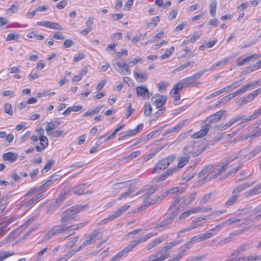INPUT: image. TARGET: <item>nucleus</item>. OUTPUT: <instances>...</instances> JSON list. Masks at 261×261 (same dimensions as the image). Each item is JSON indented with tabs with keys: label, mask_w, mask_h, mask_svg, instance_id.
I'll return each instance as SVG.
<instances>
[{
	"label": "nucleus",
	"mask_w": 261,
	"mask_h": 261,
	"mask_svg": "<svg viewBox=\"0 0 261 261\" xmlns=\"http://www.w3.org/2000/svg\"><path fill=\"white\" fill-rule=\"evenodd\" d=\"M241 221L240 219H230L228 220H227L225 221H223L220 223L216 225L214 228H211L210 231H212L214 235L217 234L220 230L221 228L226 225H230L232 223H237Z\"/></svg>",
	"instance_id": "12"
},
{
	"label": "nucleus",
	"mask_w": 261,
	"mask_h": 261,
	"mask_svg": "<svg viewBox=\"0 0 261 261\" xmlns=\"http://www.w3.org/2000/svg\"><path fill=\"white\" fill-rule=\"evenodd\" d=\"M167 251V250L165 248V246L160 247L158 249V251L156 253V254L153 255V257L159 256V255H169L170 256L169 254H166Z\"/></svg>",
	"instance_id": "60"
},
{
	"label": "nucleus",
	"mask_w": 261,
	"mask_h": 261,
	"mask_svg": "<svg viewBox=\"0 0 261 261\" xmlns=\"http://www.w3.org/2000/svg\"><path fill=\"white\" fill-rule=\"evenodd\" d=\"M169 195H166L165 194V192L163 194H162L161 196H158V197H156L155 199H150V200L149 201V202H148V204H144L143 205H142V206H141L140 207H139V210L140 211H143V210H145L147 207H148L149 205H151L154 203H155L156 202V201L159 199H160L161 200H162L163 199H164L166 196H168Z\"/></svg>",
	"instance_id": "32"
},
{
	"label": "nucleus",
	"mask_w": 261,
	"mask_h": 261,
	"mask_svg": "<svg viewBox=\"0 0 261 261\" xmlns=\"http://www.w3.org/2000/svg\"><path fill=\"white\" fill-rule=\"evenodd\" d=\"M99 233L100 231H98L97 230H94L91 234L87 236L85 240H86L88 243L91 244L97 240L96 238L98 237Z\"/></svg>",
	"instance_id": "38"
},
{
	"label": "nucleus",
	"mask_w": 261,
	"mask_h": 261,
	"mask_svg": "<svg viewBox=\"0 0 261 261\" xmlns=\"http://www.w3.org/2000/svg\"><path fill=\"white\" fill-rule=\"evenodd\" d=\"M75 254V251L72 249L69 252L65 254L63 257L59 258L58 260L59 261H66L69 258H71Z\"/></svg>",
	"instance_id": "55"
},
{
	"label": "nucleus",
	"mask_w": 261,
	"mask_h": 261,
	"mask_svg": "<svg viewBox=\"0 0 261 261\" xmlns=\"http://www.w3.org/2000/svg\"><path fill=\"white\" fill-rule=\"evenodd\" d=\"M18 154L13 152L5 153L2 156L3 160L8 161L11 163L15 162L18 159Z\"/></svg>",
	"instance_id": "24"
},
{
	"label": "nucleus",
	"mask_w": 261,
	"mask_h": 261,
	"mask_svg": "<svg viewBox=\"0 0 261 261\" xmlns=\"http://www.w3.org/2000/svg\"><path fill=\"white\" fill-rule=\"evenodd\" d=\"M142 59L140 57H138L132 60H129L128 62L127 65L128 67L130 68V67L136 65L138 63H142Z\"/></svg>",
	"instance_id": "59"
},
{
	"label": "nucleus",
	"mask_w": 261,
	"mask_h": 261,
	"mask_svg": "<svg viewBox=\"0 0 261 261\" xmlns=\"http://www.w3.org/2000/svg\"><path fill=\"white\" fill-rule=\"evenodd\" d=\"M181 201L180 198L176 197L175 199L172 202L168 208V211H171V213L176 212L177 215L179 206L181 205L180 202Z\"/></svg>",
	"instance_id": "26"
},
{
	"label": "nucleus",
	"mask_w": 261,
	"mask_h": 261,
	"mask_svg": "<svg viewBox=\"0 0 261 261\" xmlns=\"http://www.w3.org/2000/svg\"><path fill=\"white\" fill-rule=\"evenodd\" d=\"M113 66L114 69L121 74L129 75L131 73L130 69L126 63L113 61Z\"/></svg>",
	"instance_id": "10"
},
{
	"label": "nucleus",
	"mask_w": 261,
	"mask_h": 261,
	"mask_svg": "<svg viewBox=\"0 0 261 261\" xmlns=\"http://www.w3.org/2000/svg\"><path fill=\"white\" fill-rule=\"evenodd\" d=\"M134 76L136 81L139 83H143L148 79V74L146 71L140 72L138 70L134 71Z\"/></svg>",
	"instance_id": "17"
},
{
	"label": "nucleus",
	"mask_w": 261,
	"mask_h": 261,
	"mask_svg": "<svg viewBox=\"0 0 261 261\" xmlns=\"http://www.w3.org/2000/svg\"><path fill=\"white\" fill-rule=\"evenodd\" d=\"M233 58L234 57L233 56H230L217 62V63L218 64H219V66L225 65L227 64L229 61L232 60L233 59Z\"/></svg>",
	"instance_id": "64"
},
{
	"label": "nucleus",
	"mask_w": 261,
	"mask_h": 261,
	"mask_svg": "<svg viewBox=\"0 0 261 261\" xmlns=\"http://www.w3.org/2000/svg\"><path fill=\"white\" fill-rule=\"evenodd\" d=\"M190 158V156L185 155L184 156L179 158L177 167L178 168H181L185 166L186 164L188 163Z\"/></svg>",
	"instance_id": "40"
},
{
	"label": "nucleus",
	"mask_w": 261,
	"mask_h": 261,
	"mask_svg": "<svg viewBox=\"0 0 261 261\" xmlns=\"http://www.w3.org/2000/svg\"><path fill=\"white\" fill-rule=\"evenodd\" d=\"M201 238L200 234L197 235L191 238L190 241H189L186 245L187 246H190V248L195 243L201 242Z\"/></svg>",
	"instance_id": "52"
},
{
	"label": "nucleus",
	"mask_w": 261,
	"mask_h": 261,
	"mask_svg": "<svg viewBox=\"0 0 261 261\" xmlns=\"http://www.w3.org/2000/svg\"><path fill=\"white\" fill-rule=\"evenodd\" d=\"M156 189L154 188H150L148 190L145 189H142L139 192H138L136 194L135 196H137L139 195L140 194L144 193V194L143 195V201L145 203L144 204H148V202L149 201H148V199L150 197L151 195L153 194Z\"/></svg>",
	"instance_id": "15"
},
{
	"label": "nucleus",
	"mask_w": 261,
	"mask_h": 261,
	"mask_svg": "<svg viewBox=\"0 0 261 261\" xmlns=\"http://www.w3.org/2000/svg\"><path fill=\"white\" fill-rule=\"evenodd\" d=\"M19 8V5L16 3L12 5L6 10V14L8 16H11L13 14L16 13Z\"/></svg>",
	"instance_id": "36"
},
{
	"label": "nucleus",
	"mask_w": 261,
	"mask_h": 261,
	"mask_svg": "<svg viewBox=\"0 0 261 261\" xmlns=\"http://www.w3.org/2000/svg\"><path fill=\"white\" fill-rule=\"evenodd\" d=\"M261 192V182L259 183L249 191L245 192L244 195L246 197H248L250 196L255 195Z\"/></svg>",
	"instance_id": "29"
},
{
	"label": "nucleus",
	"mask_w": 261,
	"mask_h": 261,
	"mask_svg": "<svg viewBox=\"0 0 261 261\" xmlns=\"http://www.w3.org/2000/svg\"><path fill=\"white\" fill-rule=\"evenodd\" d=\"M190 249V246H187L186 245L184 246V248L179 251L176 255L173 257V259L174 261H178L184 255L186 252Z\"/></svg>",
	"instance_id": "41"
},
{
	"label": "nucleus",
	"mask_w": 261,
	"mask_h": 261,
	"mask_svg": "<svg viewBox=\"0 0 261 261\" xmlns=\"http://www.w3.org/2000/svg\"><path fill=\"white\" fill-rule=\"evenodd\" d=\"M253 99L252 98V96L250 95V94H249L246 95L245 96H244L240 98L238 100L237 103L239 105H243L251 102V101L253 100Z\"/></svg>",
	"instance_id": "43"
},
{
	"label": "nucleus",
	"mask_w": 261,
	"mask_h": 261,
	"mask_svg": "<svg viewBox=\"0 0 261 261\" xmlns=\"http://www.w3.org/2000/svg\"><path fill=\"white\" fill-rule=\"evenodd\" d=\"M197 142L193 141L188 143L183 149V152L185 155L190 156L192 155L193 156H196L200 154L203 150L199 149L197 147L195 146Z\"/></svg>",
	"instance_id": "8"
},
{
	"label": "nucleus",
	"mask_w": 261,
	"mask_h": 261,
	"mask_svg": "<svg viewBox=\"0 0 261 261\" xmlns=\"http://www.w3.org/2000/svg\"><path fill=\"white\" fill-rule=\"evenodd\" d=\"M251 248L250 244L246 243L239 246L236 250L233 251V252L237 255H239L242 253L245 252L247 250Z\"/></svg>",
	"instance_id": "37"
},
{
	"label": "nucleus",
	"mask_w": 261,
	"mask_h": 261,
	"mask_svg": "<svg viewBox=\"0 0 261 261\" xmlns=\"http://www.w3.org/2000/svg\"><path fill=\"white\" fill-rule=\"evenodd\" d=\"M176 86V84L174 85L170 92V95L173 98V102L175 105H177L179 103L180 99V91L182 90L177 89L178 87Z\"/></svg>",
	"instance_id": "19"
},
{
	"label": "nucleus",
	"mask_w": 261,
	"mask_h": 261,
	"mask_svg": "<svg viewBox=\"0 0 261 261\" xmlns=\"http://www.w3.org/2000/svg\"><path fill=\"white\" fill-rule=\"evenodd\" d=\"M19 38V35L16 33L8 34L6 38V41H17Z\"/></svg>",
	"instance_id": "48"
},
{
	"label": "nucleus",
	"mask_w": 261,
	"mask_h": 261,
	"mask_svg": "<svg viewBox=\"0 0 261 261\" xmlns=\"http://www.w3.org/2000/svg\"><path fill=\"white\" fill-rule=\"evenodd\" d=\"M226 112L225 111H220L214 115L210 116L205 121L202 123L201 125V128L200 130H208L210 129H212L214 126H215V123L221 118L225 115Z\"/></svg>",
	"instance_id": "3"
},
{
	"label": "nucleus",
	"mask_w": 261,
	"mask_h": 261,
	"mask_svg": "<svg viewBox=\"0 0 261 261\" xmlns=\"http://www.w3.org/2000/svg\"><path fill=\"white\" fill-rule=\"evenodd\" d=\"M261 114V106L256 110L252 115L245 118L246 121H250L257 118Z\"/></svg>",
	"instance_id": "47"
},
{
	"label": "nucleus",
	"mask_w": 261,
	"mask_h": 261,
	"mask_svg": "<svg viewBox=\"0 0 261 261\" xmlns=\"http://www.w3.org/2000/svg\"><path fill=\"white\" fill-rule=\"evenodd\" d=\"M206 217H197L194 219L189 226L190 229L193 230L199 227L203 226V224L206 222Z\"/></svg>",
	"instance_id": "16"
},
{
	"label": "nucleus",
	"mask_w": 261,
	"mask_h": 261,
	"mask_svg": "<svg viewBox=\"0 0 261 261\" xmlns=\"http://www.w3.org/2000/svg\"><path fill=\"white\" fill-rule=\"evenodd\" d=\"M103 106H98L96 107L95 108H94L93 110L90 111H87L85 112L83 115V117H87L88 116L94 115L97 114L99 112V111L101 110V109L103 108Z\"/></svg>",
	"instance_id": "45"
},
{
	"label": "nucleus",
	"mask_w": 261,
	"mask_h": 261,
	"mask_svg": "<svg viewBox=\"0 0 261 261\" xmlns=\"http://www.w3.org/2000/svg\"><path fill=\"white\" fill-rule=\"evenodd\" d=\"M174 49L175 48L173 46L171 47L169 49H167L165 53L161 56V58L162 59H165L169 58L174 51Z\"/></svg>",
	"instance_id": "51"
},
{
	"label": "nucleus",
	"mask_w": 261,
	"mask_h": 261,
	"mask_svg": "<svg viewBox=\"0 0 261 261\" xmlns=\"http://www.w3.org/2000/svg\"><path fill=\"white\" fill-rule=\"evenodd\" d=\"M174 159V155H170L166 158L160 160L155 166L153 173H158L161 170L166 169L173 162Z\"/></svg>",
	"instance_id": "7"
},
{
	"label": "nucleus",
	"mask_w": 261,
	"mask_h": 261,
	"mask_svg": "<svg viewBox=\"0 0 261 261\" xmlns=\"http://www.w3.org/2000/svg\"><path fill=\"white\" fill-rule=\"evenodd\" d=\"M79 239V236L72 238L71 240L66 244V247L69 248H72L77 243Z\"/></svg>",
	"instance_id": "56"
},
{
	"label": "nucleus",
	"mask_w": 261,
	"mask_h": 261,
	"mask_svg": "<svg viewBox=\"0 0 261 261\" xmlns=\"http://www.w3.org/2000/svg\"><path fill=\"white\" fill-rule=\"evenodd\" d=\"M14 254V252H10L6 251L0 252V261H3L5 258L11 256H12Z\"/></svg>",
	"instance_id": "57"
},
{
	"label": "nucleus",
	"mask_w": 261,
	"mask_h": 261,
	"mask_svg": "<svg viewBox=\"0 0 261 261\" xmlns=\"http://www.w3.org/2000/svg\"><path fill=\"white\" fill-rule=\"evenodd\" d=\"M118 132H113V133L110 135L109 137L106 138L105 136H102L100 137L97 141L96 144H100L102 143V142H104L106 141L107 140H108L110 139L111 138H112L114 137V136L116 134V133Z\"/></svg>",
	"instance_id": "50"
},
{
	"label": "nucleus",
	"mask_w": 261,
	"mask_h": 261,
	"mask_svg": "<svg viewBox=\"0 0 261 261\" xmlns=\"http://www.w3.org/2000/svg\"><path fill=\"white\" fill-rule=\"evenodd\" d=\"M138 96L142 99L149 98V92L146 86L138 87L136 89Z\"/></svg>",
	"instance_id": "23"
},
{
	"label": "nucleus",
	"mask_w": 261,
	"mask_h": 261,
	"mask_svg": "<svg viewBox=\"0 0 261 261\" xmlns=\"http://www.w3.org/2000/svg\"><path fill=\"white\" fill-rule=\"evenodd\" d=\"M146 36V34H145L144 35L142 34H138L133 38L132 42L136 44L140 40L143 39V38Z\"/></svg>",
	"instance_id": "63"
},
{
	"label": "nucleus",
	"mask_w": 261,
	"mask_h": 261,
	"mask_svg": "<svg viewBox=\"0 0 261 261\" xmlns=\"http://www.w3.org/2000/svg\"><path fill=\"white\" fill-rule=\"evenodd\" d=\"M239 194H233L225 202V205L226 207H228L229 206L234 204L238 200Z\"/></svg>",
	"instance_id": "42"
},
{
	"label": "nucleus",
	"mask_w": 261,
	"mask_h": 261,
	"mask_svg": "<svg viewBox=\"0 0 261 261\" xmlns=\"http://www.w3.org/2000/svg\"><path fill=\"white\" fill-rule=\"evenodd\" d=\"M213 236H214V233L212 231H210V232H206L205 233L200 234L201 241H203L206 240L208 239L211 238Z\"/></svg>",
	"instance_id": "62"
},
{
	"label": "nucleus",
	"mask_w": 261,
	"mask_h": 261,
	"mask_svg": "<svg viewBox=\"0 0 261 261\" xmlns=\"http://www.w3.org/2000/svg\"><path fill=\"white\" fill-rule=\"evenodd\" d=\"M129 205H125L119 208H118L115 213L111 214V218H114V219L119 217L124 212H125L127 209L130 207Z\"/></svg>",
	"instance_id": "33"
},
{
	"label": "nucleus",
	"mask_w": 261,
	"mask_h": 261,
	"mask_svg": "<svg viewBox=\"0 0 261 261\" xmlns=\"http://www.w3.org/2000/svg\"><path fill=\"white\" fill-rule=\"evenodd\" d=\"M169 195H166L165 194V192L163 194H162L161 196H158V197H156L155 199H150V200L149 201V202H148V204H144L143 205H142V206H141L140 207H139V210L140 211H143V210H145L147 207H148L149 205H151L154 203H155L156 202V201L159 199H160L161 200H162L163 199H164L166 196H168Z\"/></svg>",
	"instance_id": "31"
},
{
	"label": "nucleus",
	"mask_w": 261,
	"mask_h": 261,
	"mask_svg": "<svg viewBox=\"0 0 261 261\" xmlns=\"http://www.w3.org/2000/svg\"><path fill=\"white\" fill-rule=\"evenodd\" d=\"M237 158V156H230L225 162L221 163L217 166L216 170L218 171V173L214 175L213 177L216 178L219 175L225 172L227 168V165Z\"/></svg>",
	"instance_id": "11"
},
{
	"label": "nucleus",
	"mask_w": 261,
	"mask_h": 261,
	"mask_svg": "<svg viewBox=\"0 0 261 261\" xmlns=\"http://www.w3.org/2000/svg\"><path fill=\"white\" fill-rule=\"evenodd\" d=\"M260 57V56L259 55L254 54L253 55L246 57L241 60H239L238 59L237 65L238 66H241L245 65L248 62H250V61H251L253 60H257Z\"/></svg>",
	"instance_id": "25"
},
{
	"label": "nucleus",
	"mask_w": 261,
	"mask_h": 261,
	"mask_svg": "<svg viewBox=\"0 0 261 261\" xmlns=\"http://www.w3.org/2000/svg\"><path fill=\"white\" fill-rule=\"evenodd\" d=\"M86 184H80L72 189V192L78 195L89 194L92 193V191L86 190L85 187Z\"/></svg>",
	"instance_id": "22"
},
{
	"label": "nucleus",
	"mask_w": 261,
	"mask_h": 261,
	"mask_svg": "<svg viewBox=\"0 0 261 261\" xmlns=\"http://www.w3.org/2000/svg\"><path fill=\"white\" fill-rule=\"evenodd\" d=\"M88 206L87 204L75 205L63 211L60 215V221L64 223L73 219L76 214L83 210L85 207H87Z\"/></svg>",
	"instance_id": "2"
},
{
	"label": "nucleus",
	"mask_w": 261,
	"mask_h": 261,
	"mask_svg": "<svg viewBox=\"0 0 261 261\" xmlns=\"http://www.w3.org/2000/svg\"><path fill=\"white\" fill-rule=\"evenodd\" d=\"M240 95L238 90H236L234 92L231 94H229L227 96H225L221 99L222 102L226 103L230 101L231 99L234 98L235 96Z\"/></svg>",
	"instance_id": "49"
},
{
	"label": "nucleus",
	"mask_w": 261,
	"mask_h": 261,
	"mask_svg": "<svg viewBox=\"0 0 261 261\" xmlns=\"http://www.w3.org/2000/svg\"><path fill=\"white\" fill-rule=\"evenodd\" d=\"M208 132H196L191 135V137L194 139L202 138L206 136Z\"/></svg>",
	"instance_id": "54"
},
{
	"label": "nucleus",
	"mask_w": 261,
	"mask_h": 261,
	"mask_svg": "<svg viewBox=\"0 0 261 261\" xmlns=\"http://www.w3.org/2000/svg\"><path fill=\"white\" fill-rule=\"evenodd\" d=\"M37 25L44 27L49 29L55 30H63V27L59 23L56 22H51L49 21H40L37 22Z\"/></svg>",
	"instance_id": "13"
},
{
	"label": "nucleus",
	"mask_w": 261,
	"mask_h": 261,
	"mask_svg": "<svg viewBox=\"0 0 261 261\" xmlns=\"http://www.w3.org/2000/svg\"><path fill=\"white\" fill-rule=\"evenodd\" d=\"M176 217V212L171 213L168 216L163 219L155 226L154 229L157 231H161L167 229L173 222Z\"/></svg>",
	"instance_id": "6"
},
{
	"label": "nucleus",
	"mask_w": 261,
	"mask_h": 261,
	"mask_svg": "<svg viewBox=\"0 0 261 261\" xmlns=\"http://www.w3.org/2000/svg\"><path fill=\"white\" fill-rule=\"evenodd\" d=\"M242 83V80L239 81H236L232 83L231 84L224 87L222 89L224 90V91H228L230 90H233L237 87H239Z\"/></svg>",
	"instance_id": "44"
},
{
	"label": "nucleus",
	"mask_w": 261,
	"mask_h": 261,
	"mask_svg": "<svg viewBox=\"0 0 261 261\" xmlns=\"http://www.w3.org/2000/svg\"><path fill=\"white\" fill-rule=\"evenodd\" d=\"M141 153V151L140 150H138L136 151H134L130 154H129L127 156H125V158H123V160H132L134 158H136L137 156H139Z\"/></svg>",
	"instance_id": "61"
},
{
	"label": "nucleus",
	"mask_w": 261,
	"mask_h": 261,
	"mask_svg": "<svg viewBox=\"0 0 261 261\" xmlns=\"http://www.w3.org/2000/svg\"><path fill=\"white\" fill-rule=\"evenodd\" d=\"M253 185V182H245L244 183L238 187H236L232 191V194H239V193L243 190H245L246 188L252 186Z\"/></svg>",
	"instance_id": "34"
},
{
	"label": "nucleus",
	"mask_w": 261,
	"mask_h": 261,
	"mask_svg": "<svg viewBox=\"0 0 261 261\" xmlns=\"http://www.w3.org/2000/svg\"><path fill=\"white\" fill-rule=\"evenodd\" d=\"M128 182L129 181H125L114 184L112 185V188L114 190H118L124 188L127 186Z\"/></svg>",
	"instance_id": "46"
},
{
	"label": "nucleus",
	"mask_w": 261,
	"mask_h": 261,
	"mask_svg": "<svg viewBox=\"0 0 261 261\" xmlns=\"http://www.w3.org/2000/svg\"><path fill=\"white\" fill-rule=\"evenodd\" d=\"M160 21V19L159 16L152 17L150 22H147L145 24V28L148 29L150 27L154 28L157 25Z\"/></svg>",
	"instance_id": "39"
},
{
	"label": "nucleus",
	"mask_w": 261,
	"mask_h": 261,
	"mask_svg": "<svg viewBox=\"0 0 261 261\" xmlns=\"http://www.w3.org/2000/svg\"><path fill=\"white\" fill-rule=\"evenodd\" d=\"M165 240V238L163 237L156 238L150 243L148 244L146 248L147 250H149L154 248L156 246L159 245Z\"/></svg>",
	"instance_id": "35"
},
{
	"label": "nucleus",
	"mask_w": 261,
	"mask_h": 261,
	"mask_svg": "<svg viewBox=\"0 0 261 261\" xmlns=\"http://www.w3.org/2000/svg\"><path fill=\"white\" fill-rule=\"evenodd\" d=\"M64 122L60 119L53 120L49 122H46V130H53L59 128L60 125L63 126Z\"/></svg>",
	"instance_id": "18"
},
{
	"label": "nucleus",
	"mask_w": 261,
	"mask_h": 261,
	"mask_svg": "<svg viewBox=\"0 0 261 261\" xmlns=\"http://www.w3.org/2000/svg\"><path fill=\"white\" fill-rule=\"evenodd\" d=\"M66 231H69V227L66 224L58 225L54 226L44 235L42 241L45 242L52 237L58 234L63 233Z\"/></svg>",
	"instance_id": "5"
},
{
	"label": "nucleus",
	"mask_w": 261,
	"mask_h": 261,
	"mask_svg": "<svg viewBox=\"0 0 261 261\" xmlns=\"http://www.w3.org/2000/svg\"><path fill=\"white\" fill-rule=\"evenodd\" d=\"M261 85V79L254 80L247 83L241 88L238 89V91L240 95L246 93L247 91L253 90L258 86Z\"/></svg>",
	"instance_id": "9"
},
{
	"label": "nucleus",
	"mask_w": 261,
	"mask_h": 261,
	"mask_svg": "<svg viewBox=\"0 0 261 261\" xmlns=\"http://www.w3.org/2000/svg\"><path fill=\"white\" fill-rule=\"evenodd\" d=\"M245 116H238L235 118H231L228 122L225 123L224 125L222 126L221 130L223 129L225 130L228 129L230 126L233 125L237 122L241 120H245Z\"/></svg>",
	"instance_id": "27"
},
{
	"label": "nucleus",
	"mask_w": 261,
	"mask_h": 261,
	"mask_svg": "<svg viewBox=\"0 0 261 261\" xmlns=\"http://www.w3.org/2000/svg\"><path fill=\"white\" fill-rule=\"evenodd\" d=\"M153 105L155 106L156 108H162L167 100V97L164 95H155L153 97Z\"/></svg>",
	"instance_id": "20"
},
{
	"label": "nucleus",
	"mask_w": 261,
	"mask_h": 261,
	"mask_svg": "<svg viewBox=\"0 0 261 261\" xmlns=\"http://www.w3.org/2000/svg\"><path fill=\"white\" fill-rule=\"evenodd\" d=\"M196 193H193L187 198H185V197H181L180 199L181 201H182L181 203L182 206L191 204L196 199Z\"/></svg>",
	"instance_id": "28"
},
{
	"label": "nucleus",
	"mask_w": 261,
	"mask_h": 261,
	"mask_svg": "<svg viewBox=\"0 0 261 261\" xmlns=\"http://www.w3.org/2000/svg\"><path fill=\"white\" fill-rule=\"evenodd\" d=\"M55 162V161L53 159L49 160L47 161V164L44 166L43 169L42 170V173H44V172H47L48 170H49L51 169L52 166L54 164Z\"/></svg>",
	"instance_id": "53"
},
{
	"label": "nucleus",
	"mask_w": 261,
	"mask_h": 261,
	"mask_svg": "<svg viewBox=\"0 0 261 261\" xmlns=\"http://www.w3.org/2000/svg\"><path fill=\"white\" fill-rule=\"evenodd\" d=\"M168 84L165 82H161L158 84V87L159 91L161 93H164L166 91Z\"/></svg>",
	"instance_id": "58"
},
{
	"label": "nucleus",
	"mask_w": 261,
	"mask_h": 261,
	"mask_svg": "<svg viewBox=\"0 0 261 261\" xmlns=\"http://www.w3.org/2000/svg\"><path fill=\"white\" fill-rule=\"evenodd\" d=\"M43 192H40L36 194L32 198L28 200L24 204V205L27 207H32L36 203L39 202L42 197L43 196Z\"/></svg>",
	"instance_id": "21"
},
{
	"label": "nucleus",
	"mask_w": 261,
	"mask_h": 261,
	"mask_svg": "<svg viewBox=\"0 0 261 261\" xmlns=\"http://www.w3.org/2000/svg\"><path fill=\"white\" fill-rule=\"evenodd\" d=\"M207 69L200 70L191 76L179 81L177 84L178 89H182L184 86H190L192 85L196 81L199 80L206 72Z\"/></svg>",
	"instance_id": "4"
},
{
	"label": "nucleus",
	"mask_w": 261,
	"mask_h": 261,
	"mask_svg": "<svg viewBox=\"0 0 261 261\" xmlns=\"http://www.w3.org/2000/svg\"><path fill=\"white\" fill-rule=\"evenodd\" d=\"M184 192V188L181 187H176L173 188L172 189H170L168 191H166L165 192V194L166 195H172L173 194V196L174 197L175 195L176 196H178V194H181ZM171 197H172V195H171Z\"/></svg>",
	"instance_id": "30"
},
{
	"label": "nucleus",
	"mask_w": 261,
	"mask_h": 261,
	"mask_svg": "<svg viewBox=\"0 0 261 261\" xmlns=\"http://www.w3.org/2000/svg\"><path fill=\"white\" fill-rule=\"evenodd\" d=\"M178 171L177 168H169L165 172L162 173L160 176L153 179V182L156 183L165 180L167 177L171 176Z\"/></svg>",
	"instance_id": "14"
},
{
	"label": "nucleus",
	"mask_w": 261,
	"mask_h": 261,
	"mask_svg": "<svg viewBox=\"0 0 261 261\" xmlns=\"http://www.w3.org/2000/svg\"><path fill=\"white\" fill-rule=\"evenodd\" d=\"M157 233L150 232L144 236L137 240H135L132 242L130 244L128 245L126 247L123 248L122 250L119 251L117 254L111 258V261H116L119 260L123 257L126 256L127 253L131 251L134 248L136 247L139 244L146 242L149 239L156 236Z\"/></svg>",
	"instance_id": "1"
}]
</instances>
